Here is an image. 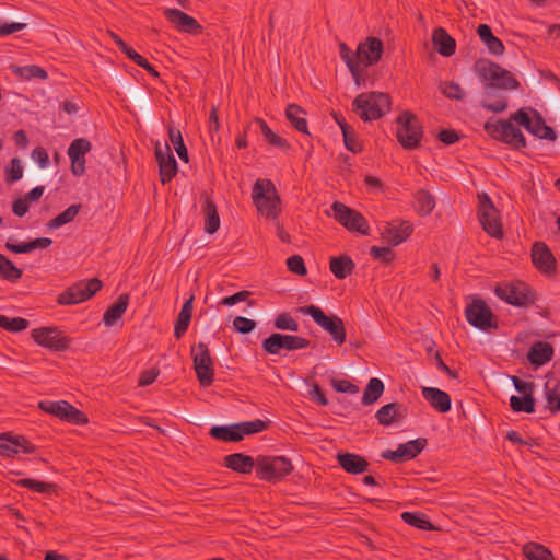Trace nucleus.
Here are the masks:
<instances>
[{
	"label": "nucleus",
	"mask_w": 560,
	"mask_h": 560,
	"mask_svg": "<svg viewBox=\"0 0 560 560\" xmlns=\"http://www.w3.org/2000/svg\"><path fill=\"white\" fill-rule=\"evenodd\" d=\"M389 98L381 92L362 93L353 102L354 110L364 120L382 117L389 110Z\"/></svg>",
	"instance_id": "1"
},
{
	"label": "nucleus",
	"mask_w": 560,
	"mask_h": 560,
	"mask_svg": "<svg viewBox=\"0 0 560 560\" xmlns=\"http://www.w3.org/2000/svg\"><path fill=\"white\" fill-rule=\"evenodd\" d=\"M253 200L259 213L267 219L277 218L280 200L270 180H256L253 187Z\"/></svg>",
	"instance_id": "2"
},
{
	"label": "nucleus",
	"mask_w": 560,
	"mask_h": 560,
	"mask_svg": "<svg viewBox=\"0 0 560 560\" xmlns=\"http://www.w3.org/2000/svg\"><path fill=\"white\" fill-rule=\"evenodd\" d=\"M480 78L487 82L486 96L493 95V89H515L517 86L516 80L505 69L493 62L482 63L478 67Z\"/></svg>",
	"instance_id": "3"
},
{
	"label": "nucleus",
	"mask_w": 560,
	"mask_h": 560,
	"mask_svg": "<svg viewBox=\"0 0 560 560\" xmlns=\"http://www.w3.org/2000/svg\"><path fill=\"white\" fill-rule=\"evenodd\" d=\"M511 118L537 138L547 140L556 139L555 131L546 126L542 118L535 110L529 108L520 109L513 114Z\"/></svg>",
	"instance_id": "4"
},
{
	"label": "nucleus",
	"mask_w": 560,
	"mask_h": 560,
	"mask_svg": "<svg viewBox=\"0 0 560 560\" xmlns=\"http://www.w3.org/2000/svg\"><path fill=\"white\" fill-rule=\"evenodd\" d=\"M265 425V422L261 420L242 422L232 425H215L212 427L210 434L222 441H240L246 434L262 431Z\"/></svg>",
	"instance_id": "5"
},
{
	"label": "nucleus",
	"mask_w": 560,
	"mask_h": 560,
	"mask_svg": "<svg viewBox=\"0 0 560 560\" xmlns=\"http://www.w3.org/2000/svg\"><path fill=\"white\" fill-rule=\"evenodd\" d=\"M485 129L494 139L501 140L516 149L525 147V138L521 130L512 121H487Z\"/></svg>",
	"instance_id": "6"
},
{
	"label": "nucleus",
	"mask_w": 560,
	"mask_h": 560,
	"mask_svg": "<svg viewBox=\"0 0 560 560\" xmlns=\"http://www.w3.org/2000/svg\"><path fill=\"white\" fill-rule=\"evenodd\" d=\"M397 138L406 149H413L419 144L421 138V126L417 117L410 113H404L397 119Z\"/></svg>",
	"instance_id": "7"
},
{
	"label": "nucleus",
	"mask_w": 560,
	"mask_h": 560,
	"mask_svg": "<svg viewBox=\"0 0 560 560\" xmlns=\"http://www.w3.org/2000/svg\"><path fill=\"white\" fill-rule=\"evenodd\" d=\"M258 475L261 479H280L292 470L290 460L283 456L258 457L256 460Z\"/></svg>",
	"instance_id": "8"
},
{
	"label": "nucleus",
	"mask_w": 560,
	"mask_h": 560,
	"mask_svg": "<svg viewBox=\"0 0 560 560\" xmlns=\"http://www.w3.org/2000/svg\"><path fill=\"white\" fill-rule=\"evenodd\" d=\"M299 312L312 316V318L320 327L328 331L337 342L342 343L345 341L346 335L342 327V322L338 317H328L319 307L314 305L300 307Z\"/></svg>",
	"instance_id": "9"
},
{
	"label": "nucleus",
	"mask_w": 560,
	"mask_h": 560,
	"mask_svg": "<svg viewBox=\"0 0 560 560\" xmlns=\"http://www.w3.org/2000/svg\"><path fill=\"white\" fill-rule=\"evenodd\" d=\"M102 287V282L93 278L89 281H80L62 293L58 302L60 304H78L94 295Z\"/></svg>",
	"instance_id": "10"
},
{
	"label": "nucleus",
	"mask_w": 560,
	"mask_h": 560,
	"mask_svg": "<svg viewBox=\"0 0 560 560\" xmlns=\"http://www.w3.org/2000/svg\"><path fill=\"white\" fill-rule=\"evenodd\" d=\"M194 369L202 386H208L213 380V369L207 346L199 342L191 349Z\"/></svg>",
	"instance_id": "11"
},
{
	"label": "nucleus",
	"mask_w": 560,
	"mask_h": 560,
	"mask_svg": "<svg viewBox=\"0 0 560 560\" xmlns=\"http://www.w3.org/2000/svg\"><path fill=\"white\" fill-rule=\"evenodd\" d=\"M39 408L45 412L74 424H83L88 422V418L80 410L65 400L40 401Z\"/></svg>",
	"instance_id": "12"
},
{
	"label": "nucleus",
	"mask_w": 560,
	"mask_h": 560,
	"mask_svg": "<svg viewBox=\"0 0 560 560\" xmlns=\"http://www.w3.org/2000/svg\"><path fill=\"white\" fill-rule=\"evenodd\" d=\"M465 315L467 322L478 329L488 330L494 326L491 311L477 298L471 299L467 304Z\"/></svg>",
	"instance_id": "13"
},
{
	"label": "nucleus",
	"mask_w": 560,
	"mask_h": 560,
	"mask_svg": "<svg viewBox=\"0 0 560 560\" xmlns=\"http://www.w3.org/2000/svg\"><path fill=\"white\" fill-rule=\"evenodd\" d=\"M332 215L348 230L357 231L362 234L368 233L365 219L357 211L346 207L340 202H335L331 207Z\"/></svg>",
	"instance_id": "14"
},
{
	"label": "nucleus",
	"mask_w": 560,
	"mask_h": 560,
	"mask_svg": "<svg viewBox=\"0 0 560 560\" xmlns=\"http://www.w3.org/2000/svg\"><path fill=\"white\" fill-rule=\"evenodd\" d=\"M307 343L305 339L298 336L272 334L264 340L262 347L270 354H279L281 349L289 351L303 349Z\"/></svg>",
	"instance_id": "15"
},
{
	"label": "nucleus",
	"mask_w": 560,
	"mask_h": 560,
	"mask_svg": "<svg viewBox=\"0 0 560 560\" xmlns=\"http://www.w3.org/2000/svg\"><path fill=\"white\" fill-rule=\"evenodd\" d=\"M480 209L479 219L485 231L491 236L500 237L502 235L501 224L498 219V212L492 201L487 195L479 196Z\"/></svg>",
	"instance_id": "16"
},
{
	"label": "nucleus",
	"mask_w": 560,
	"mask_h": 560,
	"mask_svg": "<svg viewBox=\"0 0 560 560\" xmlns=\"http://www.w3.org/2000/svg\"><path fill=\"white\" fill-rule=\"evenodd\" d=\"M32 337L39 346L54 351H61L68 347V338L55 327L34 329Z\"/></svg>",
	"instance_id": "17"
},
{
	"label": "nucleus",
	"mask_w": 560,
	"mask_h": 560,
	"mask_svg": "<svg viewBox=\"0 0 560 560\" xmlns=\"http://www.w3.org/2000/svg\"><path fill=\"white\" fill-rule=\"evenodd\" d=\"M495 294L515 306H525L532 302L530 290L522 282L511 283L504 288L497 287Z\"/></svg>",
	"instance_id": "18"
},
{
	"label": "nucleus",
	"mask_w": 560,
	"mask_h": 560,
	"mask_svg": "<svg viewBox=\"0 0 560 560\" xmlns=\"http://www.w3.org/2000/svg\"><path fill=\"white\" fill-rule=\"evenodd\" d=\"M383 54V43L376 37H368L358 45L355 57L358 59V68L360 66H372L377 62Z\"/></svg>",
	"instance_id": "19"
},
{
	"label": "nucleus",
	"mask_w": 560,
	"mask_h": 560,
	"mask_svg": "<svg viewBox=\"0 0 560 560\" xmlns=\"http://www.w3.org/2000/svg\"><path fill=\"white\" fill-rule=\"evenodd\" d=\"M155 155L160 167V177L163 184L170 182L177 172V162L172 155L170 147L161 145L160 142L155 144Z\"/></svg>",
	"instance_id": "20"
},
{
	"label": "nucleus",
	"mask_w": 560,
	"mask_h": 560,
	"mask_svg": "<svg viewBox=\"0 0 560 560\" xmlns=\"http://www.w3.org/2000/svg\"><path fill=\"white\" fill-rule=\"evenodd\" d=\"M91 150V143L84 138L72 141L68 149V155L71 160L72 173L77 176L82 175L85 170V154Z\"/></svg>",
	"instance_id": "21"
},
{
	"label": "nucleus",
	"mask_w": 560,
	"mask_h": 560,
	"mask_svg": "<svg viewBox=\"0 0 560 560\" xmlns=\"http://www.w3.org/2000/svg\"><path fill=\"white\" fill-rule=\"evenodd\" d=\"M34 447L23 436L13 435L12 433L0 434V455L4 457H12L13 455L22 452L31 453Z\"/></svg>",
	"instance_id": "22"
},
{
	"label": "nucleus",
	"mask_w": 560,
	"mask_h": 560,
	"mask_svg": "<svg viewBox=\"0 0 560 560\" xmlns=\"http://www.w3.org/2000/svg\"><path fill=\"white\" fill-rule=\"evenodd\" d=\"M423 448V443L420 440L409 441L400 444L395 451H385L383 457L394 462L413 458Z\"/></svg>",
	"instance_id": "23"
},
{
	"label": "nucleus",
	"mask_w": 560,
	"mask_h": 560,
	"mask_svg": "<svg viewBox=\"0 0 560 560\" xmlns=\"http://www.w3.org/2000/svg\"><path fill=\"white\" fill-rule=\"evenodd\" d=\"M164 14L183 32L197 33L201 31L200 24L194 18L177 9H164Z\"/></svg>",
	"instance_id": "24"
},
{
	"label": "nucleus",
	"mask_w": 560,
	"mask_h": 560,
	"mask_svg": "<svg viewBox=\"0 0 560 560\" xmlns=\"http://www.w3.org/2000/svg\"><path fill=\"white\" fill-rule=\"evenodd\" d=\"M532 256L533 262L542 272L551 273L555 270V257L545 244H534Z\"/></svg>",
	"instance_id": "25"
},
{
	"label": "nucleus",
	"mask_w": 560,
	"mask_h": 560,
	"mask_svg": "<svg viewBox=\"0 0 560 560\" xmlns=\"http://www.w3.org/2000/svg\"><path fill=\"white\" fill-rule=\"evenodd\" d=\"M422 394L432 407L439 411L445 412L450 410L451 399L445 392L434 387H422Z\"/></svg>",
	"instance_id": "26"
},
{
	"label": "nucleus",
	"mask_w": 560,
	"mask_h": 560,
	"mask_svg": "<svg viewBox=\"0 0 560 560\" xmlns=\"http://www.w3.org/2000/svg\"><path fill=\"white\" fill-rule=\"evenodd\" d=\"M410 233L411 225L408 223H402L399 226L387 224L385 230L382 232V235L388 244L396 246L404 242Z\"/></svg>",
	"instance_id": "27"
},
{
	"label": "nucleus",
	"mask_w": 560,
	"mask_h": 560,
	"mask_svg": "<svg viewBox=\"0 0 560 560\" xmlns=\"http://www.w3.org/2000/svg\"><path fill=\"white\" fill-rule=\"evenodd\" d=\"M432 42L442 56H451L455 51V40L443 28H436Z\"/></svg>",
	"instance_id": "28"
},
{
	"label": "nucleus",
	"mask_w": 560,
	"mask_h": 560,
	"mask_svg": "<svg viewBox=\"0 0 560 560\" xmlns=\"http://www.w3.org/2000/svg\"><path fill=\"white\" fill-rule=\"evenodd\" d=\"M225 463L229 468L243 474L249 472L254 465H256L253 457L241 453L226 456Z\"/></svg>",
	"instance_id": "29"
},
{
	"label": "nucleus",
	"mask_w": 560,
	"mask_h": 560,
	"mask_svg": "<svg viewBox=\"0 0 560 560\" xmlns=\"http://www.w3.org/2000/svg\"><path fill=\"white\" fill-rule=\"evenodd\" d=\"M552 353L553 350L550 345L537 342L530 348L527 358L532 364L539 366L549 361Z\"/></svg>",
	"instance_id": "30"
},
{
	"label": "nucleus",
	"mask_w": 560,
	"mask_h": 560,
	"mask_svg": "<svg viewBox=\"0 0 560 560\" xmlns=\"http://www.w3.org/2000/svg\"><path fill=\"white\" fill-rule=\"evenodd\" d=\"M205 214V230L207 233H214L220 226V218L214 203L206 198L202 207Z\"/></svg>",
	"instance_id": "31"
},
{
	"label": "nucleus",
	"mask_w": 560,
	"mask_h": 560,
	"mask_svg": "<svg viewBox=\"0 0 560 560\" xmlns=\"http://www.w3.org/2000/svg\"><path fill=\"white\" fill-rule=\"evenodd\" d=\"M338 460L342 468L351 474L363 472L368 467V463L354 454H339Z\"/></svg>",
	"instance_id": "32"
},
{
	"label": "nucleus",
	"mask_w": 560,
	"mask_h": 560,
	"mask_svg": "<svg viewBox=\"0 0 560 560\" xmlns=\"http://www.w3.org/2000/svg\"><path fill=\"white\" fill-rule=\"evenodd\" d=\"M194 295H191L183 305L175 325L174 334L177 338L182 337L189 326L192 312Z\"/></svg>",
	"instance_id": "33"
},
{
	"label": "nucleus",
	"mask_w": 560,
	"mask_h": 560,
	"mask_svg": "<svg viewBox=\"0 0 560 560\" xmlns=\"http://www.w3.org/2000/svg\"><path fill=\"white\" fill-rule=\"evenodd\" d=\"M51 244L50 238H37L35 241L24 243V244H15L13 242V238L10 237L5 244V247L9 250H12L14 253L21 254V253H31L36 248H45Z\"/></svg>",
	"instance_id": "34"
},
{
	"label": "nucleus",
	"mask_w": 560,
	"mask_h": 560,
	"mask_svg": "<svg viewBox=\"0 0 560 560\" xmlns=\"http://www.w3.org/2000/svg\"><path fill=\"white\" fill-rule=\"evenodd\" d=\"M10 68L13 73L19 75L21 79L27 80V81L34 80V79L45 80L48 77L47 72L44 69H42L37 66H34V65L24 66V67L12 65Z\"/></svg>",
	"instance_id": "35"
},
{
	"label": "nucleus",
	"mask_w": 560,
	"mask_h": 560,
	"mask_svg": "<svg viewBox=\"0 0 560 560\" xmlns=\"http://www.w3.org/2000/svg\"><path fill=\"white\" fill-rule=\"evenodd\" d=\"M523 555L528 560H555L552 553L542 545L527 542L523 546Z\"/></svg>",
	"instance_id": "36"
},
{
	"label": "nucleus",
	"mask_w": 560,
	"mask_h": 560,
	"mask_svg": "<svg viewBox=\"0 0 560 560\" xmlns=\"http://www.w3.org/2000/svg\"><path fill=\"white\" fill-rule=\"evenodd\" d=\"M353 266V261L347 256L330 259V270L339 279L347 277L352 271Z\"/></svg>",
	"instance_id": "37"
},
{
	"label": "nucleus",
	"mask_w": 560,
	"mask_h": 560,
	"mask_svg": "<svg viewBox=\"0 0 560 560\" xmlns=\"http://www.w3.org/2000/svg\"><path fill=\"white\" fill-rule=\"evenodd\" d=\"M439 89L441 93L450 100L462 101L466 96L465 90L459 83L451 81H439Z\"/></svg>",
	"instance_id": "38"
},
{
	"label": "nucleus",
	"mask_w": 560,
	"mask_h": 560,
	"mask_svg": "<svg viewBox=\"0 0 560 560\" xmlns=\"http://www.w3.org/2000/svg\"><path fill=\"white\" fill-rule=\"evenodd\" d=\"M400 410V405L396 402L387 404L376 412V418L381 424L389 425L399 417Z\"/></svg>",
	"instance_id": "39"
},
{
	"label": "nucleus",
	"mask_w": 560,
	"mask_h": 560,
	"mask_svg": "<svg viewBox=\"0 0 560 560\" xmlns=\"http://www.w3.org/2000/svg\"><path fill=\"white\" fill-rule=\"evenodd\" d=\"M128 305V296L122 295L119 300L110 306L104 314V323L112 326L125 313Z\"/></svg>",
	"instance_id": "40"
},
{
	"label": "nucleus",
	"mask_w": 560,
	"mask_h": 560,
	"mask_svg": "<svg viewBox=\"0 0 560 560\" xmlns=\"http://www.w3.org/2000/svg\"><path fill=\"white\" fill-rule=\"evenodd\" d=\"M416 210L423 215H428L435 207L434 197L427 190L420 189L416 194Z\"/></svg>",
	"instance_id": "41"
},
{
	"label": "nucleus",
	"mask_w": 560,
	"mask_h": 560,
	"mask_svg": "<svg viewBox=\"0 0 560 560\" xmlns=\"http://www.w3.org/2000/svg\"><path fill=\"white\" fill-rule=\"evenodd\" d=\"M384 385L378 378H371L362 397L364 405H371L375 402L378 397L383 394Z\"/></svg>",
	"instance_id": "42"
},
{
	"label": "nucleus",
	"mask_w": 560,
	"mask_h": 560,
	"mask_svg": "<svg viewBox=\"0 0 560 560\" xmlns=\"http://www.w3.org/2000/svg\"><path fill=\"white\" fill-rule=\"evenodd\" d=\"M339 49H340V56H341L342 60L345 61L348 69L350 70L357 85H359L360 84V69L358 68V60L357 61L354 60L350 48L346 44L340 43Z\"/></svg>",
	"instance_id": "43"
},
{
	"label": "nucleus",
	"mask_w": 560,
	"mask_h": 560,
	"mask_svg": "<svg viewBox=\"0 0 560 560\" xmlns=\"http://www.w3.org/2000/svg\"><path fill=\"white\" fill-rule=\"evenodd\" d=\"M303 110L296 105H290L287 108V117L291 124L300 131L307 132L306 120L301 115Z\"/></svg>",
	"instance_id": "44"
},
{
	"label": "nucleus",
	"mask_w": 560,
	"mask_h": 560,
	"mask_svg": "<svg viewBox=\"0 0 560 560\" xmlns=\"http://www.w3.org/2000/svg\"><path fill=\"white\" fill-rule=\"evenodd\" d=\"M401 517L406 523L417 528L435 529V527L430 523V521L425 517L424 514L405 512L402 513Z\"/></svg>",
	"instance_id": "45"
},
{
	"label": "nucleus",
	"mask_w": 560,
	"mask_h": 560,
	"mask_svg": "<svg viewBox=\"0 0 560 560\" xmlns=\"http://www.w3.org/2000/svg\"><path fill=\"white\" fill-rule=\"evenodd\" d=\"M511 407L514 411H524L532 413L534 412V399L533 397H524L520 396H511L510 398Z\"/></svg>",
	"instance_id": "46"
},
{
	"label": "nucleus",
	"mask_w": 560,
	"mask_h": 560,
	"mask_svg": "<svg viewBox=\"0 0 560 560\" xmlns=\"http://www.w3.org/2000/svg\"><path fill=\"white\" fill-rule=\"evenodd\" d=\"M0 275L8 280H16L21 277L22 272L12 261L0 254Z\"/></svg>",
	"instance_id": "47"
},
{
	"label": "nucleus",
	"mask_w": 560,
	"mask_h": 560,
	"mask_svg": "<svg viewBox=\"0 0 560 560\" xmlns=\"http://www.w3.org/2000/svg\"><path fill=\"white\" fill-rule=\"evenodd\" d=\"M80 210V206L73 205L70 206L67 210H65L62 213L57 215L54 220L49 222V228L57 229L74 219V217L78 214Z\"/></svg>",
	"instance_id": "48"
},
{
	"label": "nucleus",
	"mask_w": 560,
	"mask_h": 560,
	"mask_svg": "<svg viewBox=\"0 0 560 560\" xmlns=\"http://www.w3.org/2000/svg\"><path fill=\"white\" fill-rule=\"evenodd\" d=\"M168 135H170V140L174 144L175 151L178 154V156L180 159L187 161L188 160L187 149L184 144L180 132L178 130L171 128L168 130Z\"/></svg>",
	"instance_id": "49"
},
{
	"label": "nucleus",
	"mask_w": 560,
	"mask_h": 560,
	"mask_svg": "<svg viewBox=\"0 0 560 560\" xmlns=\"http://www.w3.org/2000/svg\"><path fill=\"white\" fill-rule=\"evenodd\" d=\"M0 327H3L10 331H21L27 327V322L23 318L10 319L3 315H0Z\"/></svg>",
	"instance_id": "50"
},
{
	"label": "nucleus",
	"mask_w": 560,
	"mask_h": 560,
	"mask_svg": "<svg viewBox=\"0 0 560 560\" xmlns=\"http://www.w3.org/2000/svg\"><path fill=\"white\" fill-rule=\"evenodd\" d=\"M275 326L278 329L290 331H296L299 329L298 323L287 314H280L275 322Z\"/></svg>",
	"instance_id": "51"
},
{
	"label": "nucleus",
	"mask_w": 560,
	"mask_h": 560,
	"mask_svg": "<svg viewBox=\"0 0 560 560\" xmlns=\"http://www.w3.org/2000/svg\"><path fill=\"white\" fill-rule=\"evenodd\" d=\"M259 127L265 139L277 147H283L285 141L276 135L264 121H259Z\"/></svg>",
	"instance_id": "52"
},
{
	"label": "nucleus",
	"mask_w": 560,
	"mask_h": 560,
	"mask_svg": "<svg viewBox=\"0 0 560 560\" xmlns=\"http://www.w3.org/2000/svg\"><path fill=\"white\" fill-rule=\"evenodd\" d=\"M256 324L254 320L246 317L237 316L233 320V327L241 334H248L255 328Z\"/></svg>",
	"instance_id": "53"
},
{
	"label": "nucleus",
	"mask_w": 560,
	"mask_h": 560,
	"mask_svg": "<svg viewBox=\"0 0 560 560\" xmlns=\"http://www.w3.org/2000/svg\"><path fill=\"white\" fill-rule=\"evenodd\" d=\"M343 140L346 148L351 152L357 153L361 151V143L355 139L354 133L351 131V129H347L343 127Z\"/></svg>",
	"instance_id": "54"
},
{
	"label": "nucleus",
	"mask_w": 560,
	"mask_h": 560,
	"mask_svg": "<svg viewBox=\"0 0 560 560\" xmlns=\"http://www.w3.org/2000/svg\"><path fill=\"white\" fill-rule=\"evenodd\" d=\"M32 160L39 166V168L45 170L49 164V156L47 152L43 148H36L32 152Z\"/></svg>",
	"instance_id": "55"
},
{
	"label": "nucleus",
	"mask_w": 560,
	"mask_h": 560,
	"mask_svg": "<svg viewBox=\"0 0 560 560\" xmlns=\"http://www.w3.org/2000/svg\"><path fill=\"white\" fill-rule=\"evenodd\" d=\"M287 265L292 272L298 275H304L306 272L304 261L300 256H292L288 258Z\"/></svg>",
	"instance_id": "56"
},
{
	"label": "nucleus",
	"mask_w": 560,
	"mask_h": 560,
	"mask_svg": "<svg viewBox=\"0 0 560 560\" xmlns=\"http://www.w3.org/2000/svg\"><path fill=\"white\" fill-rule=\"evenodd\" d=\"M331 385L337 392L340 393H349V394H355L359 392L358 386L341 380H332Z\"/></svg>",
	"instance_id": "57"
},
{
	"label": "nucleus",
	"mask_w": 560,
	"mask_h": 560,
	"mask_svg": "<svg viewBox=\"0 0 560 560\" xmlns=\"http://www.w3.org/2000/svg\"><path fill=\"white\" fill-rule=\"evenodd\" d=\"M483 44L487 46L489 52L493 55H501L504 50L502 42L494 35L486 39Z\"/></svg>",
	"instance_id": "58"
},
{
	"label": "nucleus",
	"mask_w": 560,
	"mask_h": 560,
	"mask_svg": "<svg viewBox=\"0 0 560 560\" xmlns=\"http://www.w3.org/2000/svg\"><path fill=\"white\" fill-rule=\"evenodd\" d=\"M512 381L520 395H523L524 397H533L534 385L532 383L523 382L517 377H512Z\"/></svg>",
	"instance_id": "59"
},
{
	"label": "nucleus",
	"mask_w": 560,
	"mask_h": 560,
	"mask_svg": "<svg viewBox=\"0 0 560 560\" xmlns=\"http://www.w3.org/2000/svg\"><path fill=\"white\" fill-rule=\"evenodd\" d=\"M546 399L551 410H560V395L553 389H549L548 385H546Z\"/></svg>",
	"instance_id": "60"
},
{
	"label": "nucleus",
	"mask_w": 560,
	"mask_h": 560,
	"mask_svg": "<svg viewBox=\"0 0 560 560\" xmlns=\"http://www.w3.org/2000/svg\"><path fill=\"white\" fill-rule=\"evenodd\" d=\"M9 179L12 182L19 180L23 176V168L21 161L19 159H13L11 161V166L9 170Z\"/></svg>",
	"instance_id": "61"
},
{
	"label": "nucleus",
	"mask_w": 560,
	"mask_h": 560,
	"mask_svg": "<svg viewBox=\"0 0 560 560\" xmlns=\"http://www.w3.org/2000/svg\"><path fill=\"white\" fill-rule=\"evenodd\" d=\"M19 483L24 487L31 488L37 492H46L50 488V485L32 479H23L20 480Z\"/></svg>",
	"instance_id": "62"
},
{
	"label": "nucleus",
	"mask_w": 560,
	"mask_h": 560,
	"mask_svg": "<svg viewBox=\"0 0 560 560\" xmlns=\"http://www.w3.org/2000/svg\"><path fill=\"white\" fill-rule=\"evenodd\" d=\"M308 396L315 400L316 402L326 406L328 404V400L325 398L324 394L322 393L320 388L317 385H311L308 389Z\"/></svg>",
	"instance_id": "63"
},
{
	"label": "nucleus",
	"mask_w": 560,
	"mask_h": 560,
	"mask_svg": "<svg viewBox=\"0 0 560 560\" xmlns=\"http://www.w3.org/2000/svg\"><path fill=\"white\" fill-rule=\"evenodd\" d=\"M371 254L383 261H389L392 259V252L388 247H372Z\"/></svg>",
	"instance_id": "64"
}]
</instances>
